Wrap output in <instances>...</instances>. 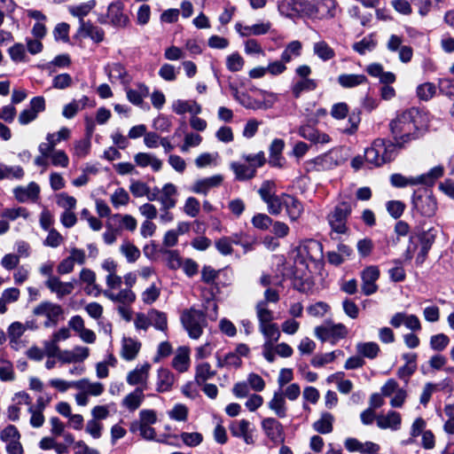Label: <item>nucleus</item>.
Here are the masks:
<instances>
[{
    "label": "nucleus",
    "instance_id": "obj_8",
    "mask_svg": "<svg viewBox=\"0 0 454 454\" xmlns=\"http://www.w3.org/2000/svg\"><path fill=\"white\" fill-rule=\"evenodd\" d=\"M296 253L295 262L308 266L309 262H316L322 259L323 246L317 240L308 239L297 247Z\"/></svg>",
    "mask_w": 454,
    "mask_h": 454
},
{
    "label": "nucleus",
    "instance_id": "obj_6",
    "mask_svg": "<svg viewBox=\"0 0 454 454\" xmlns=\"http://www.w3.org/2000/svg\"><path fill=\"white\" fill-rule=\"evenodd\" d=\"M32 313L35 317H44L46 318L43 323L45 327H53L59 324L63 317L64 309L59 304L43 301L33 309Z\"/></svg>",
    "mask_w": 454,
    "mask_h": 454
},
{
    "label": "nucleus",
    "instance_id": "obj_14",
    "mask_svg": "<svg viewBox=\"0 0 454 454\" xmlns=\"http://www.w3.org/2000/svg\"><path fill=\"white\" fill-rule=\"evenodd\" d=\"M150 369L151 365L148 363L137 366L127 374L126 380L128 384L130 386H138L137 387H144V390H146Z\"/></svg>",
    "mask_w": 454,
    "mask_h": 454
},
{
    "label": "nucleus",
    "instance_id": "obj_22",
    "mask_svg": "<svg viewBox=\"0 0 454 454\" xmlns=\"http://www.w3.org/2000/svg\"><path fill=\"white\" fill-rule=\"evenodd\" d=\"M223 177L221 175H215L209 177L197 180L192 191L195 193L207 194L211 188L217 187L223 183Z\"/></svg>",
    "mask_w": 454,
    "mask_h": 454
},
{
    "label": "nucleus",
    "instance_id": "obj_58",
    "mask_svg": "<svg viewBox=\"0 0 454 454\" xmlns=\"http://www.w3.org/2000/svg\"><path fill=\"white\" fill-rule=\"evenodd\" d=\"M242 364L241 358L237 353L229 352L224 356L223 358L217 356V366L218 367H234L239 368Z\"/></svg>",
    "mask_w": 454,
    "mask_h": 454
},
{
    "label": "nucleus",
    "instance_id": "obj_26",
    "mask_svg": "<svg viewBox=\"0 0 454 454\" xmlns=\"http://www.w3.org/2000/svg\"><path fill=\"white\" fill-rule=\"evenodd\" d=\"M144 387H136L122 400L121 405L129 411L137 410L145 400Z\"/></svg>",
    "mask_w": 454,
    "mask_h": 454
},
{
    "label": "nucleus",
    "instance_id": "obj_25",
    "mask_svg": "<svg viewBox=\"0 0 454 454\" xmlns=\"http://www.w3.org/2000/svg\"><path fill=\"white\" fill-rule=\"evenodd\" d=\"M74 385L76 389L83 391L89 396H99L105 390V387L101 382H91L87 378L76 380Z\"/></svg>",
    "mask_w": 454,
    "mask_h": 454
},
{
    "label": "nucleus",
    "instance_id": "obj_18",
    "mask_svg": "<svg viewBox=\"0 0 454 454\" xmlns=\"http://www.w3.org/2000/svg\"><path fill=\"white\" fill-rule=\"evenodd\" d=\"M345 448L350 452H359L362 454H376L380 447L372 442H360L356 438H348L344 442Z\"/></svg>",
    "mask_w": 454,
    "mask_h": 454
},
{
    "label": "nucleus",
    "instance_id": "obj_60",
    "mask_svg": "<svg viewBox=\"0 0 454 454\" xmlns=\"http://www.w3.org/2000/svg\"><path fill=\"white\" fill-rule=\"evenodd\" d=\"M436 233L437 231L434 228H430L420 235L419 239L421 242V252L424 254H427L431 248L433 243L434 242Z\"/></svg>",
    "mask_w": 454,
    "mask_h": 454
},
{
    "label": "nucleus",
    "instance_id": "obj_20",
    "mask_svg": "<svg viewBox=\"0 0 454 454\" xmlns=\"http://www.w3.org/2000/svg\"><path fill=\"white\" fill-rule=\"evenodd\" d=\"M70 137V129L63 127L58 132L48 133L46 136V142H43L38 145V151L43 153L50 152L51 149L56 148L57 145L63 140H67Z\"/></svg>",
    "mask_w": 454,
    "mask_h": 454
},
{
    "label": "nucleus",
    "instance_id": "obj_1",
    "mask_svg": "<svg viewBox=\"0 0 454 454\" xmlns=\"http://www.w3.org/2000/svg\"><path fill=\"white\" fill-rule=\"evenodd\" d=\"M423 114L415 107L405 110L396 115L389 122V129L396 147H403L406 144L419 139L422 135Z\"/></svg>",
    "mask_w": 454,
    "mask_h": 454
},
{
    "label": "nucleus",
    "instance_id": "obj_24",
    "mask_svg": "<svg viewBox=\"0 0 454 454\" xmlns=\"http://www.w3.org/2000/svg\"><path fill=\"white\" fill-rule=\"evenodd\" d=\"M103 294L110 301L121 305H130L136 300L135 293L129 288L121 289L118 293L111 290L103 291Z\"/></svg>",
    "mask_w": 454,
    "mask_h": 454
},
{
    "label": "nucleus",
    "instance_id": "obj_36",
    "mask_svg": "<svg viewBox=\"0 0 454 454\" xmlns=\"http://www.w3.org/2000/svg\"><path fill=\"white\" fill-rule=\"evenodd\" d=\"M231 168L233 170L236 178L239 181L252 179L256 174V169L254 166L245 165L236 161L231 163Z\"/></svg>",
    "mask_w": 454,
    "mask_h": 454
},
{
    "label": "nucleus",
    "instance_id": "obj_57",
    "mask_svg": "<svg viewBox=\"0 0 454 454\" xmlns=\"http://www.w3.org/2000/svg\"><path fill=\"white\" fill-rule=\"evenodd\" d=\"M1 170L4 179H16L20 180L24 177L25 172L20 166H8L1 164Z\"/></svg>",
    "mask_w": 454,
    "mask_h": 454
},
{
    "label": "nucleus",
    "instance_id": "obj_31",
    "mask_svg": "<svg viewBox=\"0 0 454 454\" xmlns=\"http://www.w3.org/2000/svg\"><path fill=\"white\" fill-rule=\"evenodd\" d=\"M134 161L141 168L150 166L153 171L160 170L162 167V161L157 157L147 153H138L134 156Z\"/></svg>",
    "mask_w": 454,
    "mask_h": 454
},
{
    "label": "nucleus",
    "instance_id": "obj_21",
    "mask_svg": "<svg viewBox=\"0 0 454 454\" xmlns=\"http://www.w3.org/2000/svg\"><path fill=\"white\" fill-rule=\"evenodd\" d=\"M376 423L380 429H391L396 431L401 427V414L395 411H389L385 415H379L376 418Z\"/></svg>",
    "mask_w": 454,
    "mask_h": 454
},
{
    "label": "nucleus",
    "instance_id": "obj_38",
    "mask_svg": "<svg viewBox=\"0 0 454 454\" xmlns=\"http://www.w3.org/2000/svg\"><path fill=\"white\" fill-rule=\"evenodd\" d=\"M129 191L136 198L146 196L150 201H154V199L156 198L153 194V189L151 190L145 183L141 181H131Z\"/></svg>",
    "mask_w": 454,
    "mask_h": 454
},
{
    "label": "nucleus",
    "instance_id": "obj_49",
    "mask_svg": "<svg viewBox=\"0 0 454 454\" xmlns=\"http://www.w3.org/2000/svg\"><path fill=\"white\" fill-rule=\"evenodd\" d=\"M255 312L259 321V326L272 323L274 314L273 311L268 309L266 301H258L255 306Z\"/></svg>",
    "mask_w": 454,
    "mask_h": 454
},
{
    "label": "nucleus",
    "instance_id": "obj_55",
    "mask_svg": "<svg viewBox=\"0 0 454 454\" xmlns=\"http://www.w3.org/2000/svg\"><path fill=\"white\" fill-rule=\"evenodd\" d=\"M377 42L372 35L364 37L361 41L353 44V50L361 55L372 51L376 47Z\"/></svg>",
    "mask_w": 454,
    "mask_h": 454
},
{
    "label": "nucleus",
    "instance_id": "obj_13",
    "mask_svg": "<svg viewBox=\"0 0 454 454\" xmlns=\"http://www.w3.org/2000/svg\"><path fill=\"white\" fill-rule=\"evenodd\" d=\"M74 283L75 280L63 282L59 277L56 276L51 278H47L44 282V285L51 291V293L55 294L57 298L61 300L65 296L73 293L74 289Z\"/></svg>",
    "mask_w": 454,
    "mask_h": 454
},
{
    "label": "nucleus",
    "instance_id": "obj_17",
    "mask_svg": "<svg viewBox=\"0 0 454 454\" xmlns=\"http://www.w3.org/2000/svg\"><path fill=\"white\" fill-rule=\"evenodd\" d=\"M124 5L121 1H115L109 4L107 8V19L114 27H125L129 22V18L123 12Z\"/></svg>",
    "mask_w": 454,
    "mask_h": 454
},
{
    "label": "nucleus",
    "instance_id": "obj_15",
    "mask_svg": "<svg viewBox=\"0 0 454 454\" xmlns=\"http://www.w3.org/2000/svg\"><path fill=\"white\" fill-rule=\"evenodd\" d=\"M390 325L395 328H399L402 325L412 332L421 330V323L419 318L413 314H407L405 312H397L391 317Z\"/></svg>",
    "mask_w": 454,
    "mask_h": 454
},
{
    "label": "nucleus",
    "instance_id": "obj_43",
    "mask_svg": "<svg viewBox=\"0 0 454 454\" xmlns=\"http://www.w3.org/2000/svg\"><path fill=\"white\" fill-rule=\"evenodd\" d=\"M150 326L156 330L166 332L168 330V318L166 313L152 309L148 311Z\"/></svg>",
    "mask_w": 454,
    "mask_h": 454
},
{
    "label": "nucleus",
    "instance_id": "obj_9",
    "mask_svg": "<svg viewBox=\"0 0 454 454\" xmlns=\"http://www.w3.org/2000/svg\"><path fill=\"white\" fill-rule=\"evenodd\" d=\"M380 275V269L376 265L367 266L360 272L361 291L364 295L370 296L378 291L377 281Z\"/></svg>",
    "mask_w": 454,
    "mask_h": 454
},
{
    "label": "nucleus",
    "instance_id": "obj_33",
    "mask_svg": "<svg viewBox=\"0 0 454 454\" xmlns=\"http://www.w3.org/2000/svg\"><path fill=\"white\" fill-rule=\"evenodd\" d=\"M141 348V342L132 338H123L121 347V356L131 361L136 358Z\"/></svg>",
    "mask_w": 454,
    "mask_h": 454
},
{
    "label": "nucleus",
    "instance_id": "obj_2",
    "mask_svg": "<svg viewBox=\"0 0 454 454\" xmlns=\"http://www.w3.org/2000/svg\"><path fill=\"white\" fill-rule=\"evenodd\" d=\"M395 145L392 142L377 138L372 146L365 150L364 159L373 166L379 167L391 161L395 157Z\"/></svg>",
    "mask_w": 454,
    "mask_h": 454
},
{
    "label": "nucleus",
    "instance_id": "obj_62",
    "mask_svg": "<svg viewBox=\"0 0 454 454\" xmlns=\"http://www.w3.org/2000/svg\"><path fill=\"white\" fill-rule=\"evenodd\" d=\"M244 65L245 60L239 52H233L226 58V67L231 72L240 71Z\"/></svg>",
    "mask_w": 454,
    "mask_h": 454
},
{
    "label": "nucleus",
    "instance_id": "obj_5",
    "mask_svg": "<svg viewBox=\"0 0 454 454\" xmlns=\"http://www.w3.org/2000/svg\"><path fill=\"white\" fill-rule=\"evenodd\" d=\"M351 211L352 205L348 201H341L334 207L327 216L328 223L333 231L339 234H345L348 231L347 221Z\"/></svg>",
    "mask_w": 454,
    "mask_h": 454
},
{
    "label": "nucleus",
    "instance_id": "obj_39",
    "mask_svg": "<svg viewBox=\"0 0 454 454\" xmlns=\"http://www.w3.org/2000/svg\"><path fill=\"white\" fill-rule=\"evenodd\" d=\"M174 384V375L168 370L161 368L158 371L157 391L163 393L169 391Z\"/></svg>",
    "mask_w": 454,
    "mask_h": 454
},
{
    "label": "nucleus",
    "instance_id": "obj_42",
    "mask_svg": "<svg viewBox=\"0 0 454 454\" xmlns=\"http://www.w3.org/2000/svg\"><path fill=\"white\" fill-rule=\"evenodd\" d=\"M356 350L358 355L362 356V357L374 359L378 356L380 348V346L373 341L368 342H358L356 345Z\"/></svg>",
    "mask_w": 454,
    "mask_h": 454
},
{
    "label": "nucleus",
    "instance_id": "obj_61",
    "mask_svg": "<svg viewBox=\"0 0 454 454\" xmlns=\"http://www.w3.org/2000/svg\"><path fill=\"white\" fill-rule=\"evenodd\" d=\"M188 412L189 410L184 404L176 403L168 411V416L173 420L184 422L188 419Z\"/></svg>",
    "mask_w": 454,
    "mask_h": 454
},
{
    "label": "nucleus",
    "instance_id": "obj_35",
    "mask_svg": "<svg viewBox=\"0 0 454 454\" xmlns=\"http://www.w3.org/2000/svg\"><path fill=\"white\" fill-rule=\"evenodd\" d=\"M189 364V349L184 347L179 348L172 360V366L179 372H184L188 370Z\"/></svg>",
    "mask_w": 454,
    "mask_h": 454
},
{
    "label": "nucleus",
    "instance_id": "obj_16",
    "mask_svg": "<svg viewBox=\"0 0 454 454\" xmlns=\"http://www.w3.org/2000/svg\"><path fill=\"white\" fill-rule=\"evenodd\" d=\"M15 199L20 202H35L40 195V187L35 182H30L27 186H17L13 189Z\"/></svg>",
    "mask_w": 454,
    "mask_h": 454
},
{
    "label": "nucleus",
    "instance_id": "obj_47",
    "mask_svg": "<svg viewBox=\"0 0 454 454\" xmlns=\"http://www.w3.org/2000/svg\"><path fill=\"white\" fill-rule=\"evenodd\" d=\"M215 375V372L212 370L208 363H201L196 367L195 381L198 385L201 386Z\"/></svg>",
    "mask_w": 454,
    "mask_h": 454
},
{
    "label": "nucleus",
    "instance_id": "obj_10",
    "mask_svg": "<svg viewBox=\"0 0 454 454\" xmlns=\"http://www.w3.org/2000/svg\"><path fill=\"white\" fill-rule=\"evenodd\" d=\"M153 194L156 197L154 200L160 203L164 208H174L177 202V187L172 184H165L162 188L154 187Z\"/></svg>",
    "mask_w": 454,
    "mask_h": 454
},
{
    "label": "nucleus",
    "instance_id": "obj_51",
    "mask_svg": "<svg viewBox=\"0 0 454 454\" xmlns=\"http://www.w3.org/2000/svg\"><path fill=\"white\" fill-rule=\"evenodd\" d=\"M301 43L300 41H292L287 44L281 54V59L284 63H289L293 59L297 58L301 53Z\"/></svg>",
    "mask_w": 454,
    "mask_h": 454
},
{
    "label": "nucleus",
    "instance_id": "obj_37",
    "mask_svg": "<svg viewBox=\"0 0 454 454\" xmlns=\"http://www.w3.org/2000/svg\"><path fill=\"white\" fill-rule=\"evenodd\" d=\"M285 143L282 139L276 138L271 142L270 146V160L269 163L273 167L282 166V151L284 149Z\"/></svg>",
    "mask_w": 454,
    "mask_h": 454
},
{
    "label": "nucleus",
    "instance_id": "obj_23",
    "mask_svg": "<svg viewBox=\"0 0 454 454\" xmlns=\"http://www.w3.org/2000/svg\"><path fill=\"white\" fill-rule=\"evenodd\" d=\"M284 198L286 199L283 201L284 207L289 219L293 222L298 220L303 212L302 203L297 198L287 193L284 194Z\"/></svg>",
    "mask_w": 454,
    "mask_h": 454
},
{
    "label": "nucleus",
    "instance_id": "obj_27",
    "mask_svg": "<svg viewBox=\"0 0 454 454\" xmlns=\"http://www.w3.org/2000/svg\"><path fill=\"white\" fill-rule=\"evenodd\" d=\"M78 33L83 36L90 37L96 43H100L104 40V30L97 26H94L90 21L82 20L78 28Z\"/></svg>",
    "mask_w": 454,
    "mask_h": 454
},
{
    "label": "nucleus",
    "instance_id": "obj_12",
    "mask_svg": "<svg viewBox=\"0 0 454 454\" xmlns=\"http://www.w3.org/2000/svg\"><path fill=\"white\" fill-rule=\"evenodd\" d=\"M344 161L345 159L342 156L341 151L340 149H333L327 153L317 157L314 160V164L317 171H324L332 169L342 164Z\"/></svg>",
    "mask_w": 454,
    "mask_h": 454
},
{
    "label": "nucleus",
    "instance_id": "obj_50",
    "mask_svg": "<svg viewBox=\"0 0 454 454\" xmlns=\"http://www.w3.org/2000/svg\"><path fill=\"white\" fill-rule=\"evenodd\" d=\"M259 330L266 339L265 342H270L271 344H274L280 338L279 328L275 323L260 325Z\"/></svg>",
    "mask_w": 454,
    "mask_h": 454
},
{
    "label": "nucleus",
    "instance_id": "obj_45",
    "mask_svg": "<svg viewBox=\"0 0 454 454\" xmlns=\"http://www.w3.org/2000/svg\"><path fill=\"white\" fill-rule=\"evenodd\" d=\"M27 330V325H23L20 322H13L10 325V326L7 329V335L10 339V342L12 344V347L14 348H18L19 341L20 337L23 335V333Z\"/></svg>",
    "mask_w": 454,
    "mask_h": 454
},
{
    "label": "nucleus",
    "instance_id": "obj_30",
    "mask_svg": "<svg viewBox=\"0 0 454 454\" xmlns=\"http://www.w3.org/2000/svg\"><path fill=\"white\" fill-rule=\"evenodd\" d=\"M268 407L280 419L286 418L287 414V407L286 398L279 391L273 394L272 398L268 403Z\"/></svg>",
    "mask_w": 454,
    "mask_h": 454
},
{
    "label": "nucleus",
    "instance_id": "obj_46",
    "mask_svg": "<svg viewBox=\"0 0 454 454\" xmlns=\"http://www.w3.org/2000/svg\"><path fill=\"white\" fill-rule=\"evenodd\" d=\"M313 52L323 61H328L335 57L334 50L325 41L315 43Z\"/></svg>",
    "mask_w": 454,
    "mask_h": 454
},
{
    "label": "nucleus",
    "instance_id": "obj_7",
    "mask_svg": "<svg viewBox=\"0 0 454 454\" xmlns=\"http://www.w3.org/2000/svg\"><path fill=\"white\" fill-rule=\"evenodd\" d=\"M411 203L412 208L424 217H433L438 208L436 199L427 190L422 192H415Z\"/></svg>",
    "mask_w": 454,
    "mask_h": 454
},
{
    "label": "nucleus",
    "instance_id": "obj_40",
    "mask_svg": "<svg viewBox=\"0 0 454 454\" xmlns=\"http://www.w3.org/2000/svg\"><path fill=\"white\" fill-rule=\"evenodd\" d=\"M367 82V78L364 74H342L338 76V82L343 88H354Z\"/></svg>",
    "mask_w": 454,
    "mask_h": 454
},
{
    "label": "nucleus",
    "instance_id": "obj_59",
    "mask_svg": "<svg viewBox=\"0 0 454 454\" xmlns=\"http://www.w3.org/2000/svg\"><path fill=\"white\" fill-rule=\"evenodd\" d=\"M285 193H281L280 195H276L269 199V200L264 201L267 205L268 212L273 215H278L282 212L284 207V198Z\"/></svg>",
    "mask_w": 454,
    "mask_h": 454
},
{
    "label": "nucleus",
    "instance_id": "obj_52",
    "mask_svg": "<svg viewBox=\"0 0 454 454\" xmlns=\"http://www.w3.org/2000/svg\"><path fill=\"white\" fill-rule=\"evenodd\" d=\"M149 94V90L145 84H138L137 90L129 89L127 98L129 101L136 106L142 104L145 98Z\"/></svg>",
    "mask_w": 454,
    "mask_h": 454
},
{
    "label": "nucleus",
    "instance_id": "obj_19",
    "mask_svg": "<svg viewBox=\"0 0 454 454\" xmlns=\"http://www.w3.org/2000/svg\"><path fill=\"white\" fill-rule=\"evenodd\" d=\"M262 428L272 442L284 440V429L281 423L274 418H266L262 420Z\"/></svg>",
    "mask_w": 454,
    "mask_h": 454
},
{
    "label": "nucleus",
    "instance_id": "obj_63",
    "mask_svg": "<svg viewBox=\"0 0 454 454\" xmlns=\"http://www.w3.org/2000/svg\"><path fill=\"white\" fill-rule=\"evenodd\" d=\"M437 89L443 96L454 100V80L450 78H442L438 80Z\"/></svg>",
    "mask_w": 454,
    "mask_h": 454
},
{
    "label": "nucleus",
    "instance_id": "obj_28",
    "mask_svg": "<svg viewBox=\"0 0 454 454\" xmlns=\"http://www.w3.org/2000/svg\"><path fill=\"white\" fill-rule=\"evenodd\" d=\"M338 4L335 0H317V17L320 20L333 19L336 15Z\"/></svg>",
    "mask_w": 454,
    "mask_h": 454
},
{
    "label": "nucleus",
    "instance_id": "obj_3",
    "mask_svg": "<svg viewBox=\"0 0 454 454\" xmlns=\"http://www.w3.org/2000/svg\"><path fill=\"white\" fill-rule=\"evenodd\" d=\"M443 175V168L441 166L431 168L428 172L418 176H405L402 174H393L390 176V184L396 188L406 186H414L419 184L433 185L435 180Z\"/></svg>",
    "mask_w": 454,
    "mask_h": 454
},
{
    "label": "nucleus",
    "instance_id": "obj_4",
    "mask_svg": "<svg viewBox=\"0 0 454 454\" xmlns=\"http://www.w3.org/2000/svg\"><path fill=\"white\" fill-rule=\"evenodd\" d=\"M181 323L192 339H199L207 326V319L203 311L195 308L186 309L180 316Z\"/></svg>",
    "mask_w": 454,
    "mask_h": 454
},
{
    "label": "nucleus",
    "instance_id": "obj_54",
    "mask_svg": "<svg viewBox=\"0 0 454 454\" xmlns=\"http://www.w3.org/2000/svg\"><path fill=\"white\" fill-rule=\"evenodd\" d=\"M96 6V1L90 0L87 3L81 4L79 5L71 6L69 8V12L74 16L79 18V24L81 25V21L84 20L83 18L88 15V13Z\"/></svg>",
    "mask_w": 454,
    "mask_h": 454
},
{
    "label": "nucleus",
    "instance_id": "obj_56",
    "mask_svg": "<svg viewBox=\"0 0 454 454\" xmlns=\"http://www.w3.org/2000/svg\"><path fill=\"white\" fill-rule=\"evenodd\" d=\"M120 251L131 263L140 257V250L129 241H124L120 247Z\"/></svg>",
    "mask_w": 454,
    "mask_h": 454
},
{
    "label": "nucleus",
    "instance_id": "obj_29",
    "mask_svg": "<svg viewBox=\"0 0 454 454\" xmlns=\"http://www.w3.org/2000/svg\"><path fill=\"white\" fill-rule=\"evenodd\" d=\"M299 135L314 144H327L330 142V137L327 134L320 132L310 126L301 127Z\"/></svg>",
    "mask_w": 454,
    "mask_h": 454
},
{
    "label": "nucleus",
    "instance_id": "obj_53",
    "mask_svg": "<svg viewBox=\"0 0 454 454\" xmlns=\"http://www.w3.org/2000/svg\"><path fill=\"white\" fill-rule=\"evenodd\" d=\"M437 91V86L433 82H424L417 87L416 93L418 98L423 101L432 99Z\"/></svg>",
    "mask_w": 454,
    "mask_h": 454
},
{
    "label": "nucleus",
    "instance_id": "obj_34",
    "mask_svg": "<svg viewBox=\"0 0 454 454\" xmlns=\"http://www.w3.org/2000/svg\"><path fill=\"white\" fill-rule=\"evenodd\" d=\"M270 25L269 23L255 24L253 26H242L240 23H237L235 25L236 31L241 36L264 35L270 30Z\"/></svg>",
    "mask_w": 454,
    "mask_h": 454
},
{
    "label": "nucleus",
    "instance_id": "obj_48",
    "mask_svg": "<svg viewBox=\"0 0 454 454\" xmlns=\"http://www.w3.org/2000/svg\"><path fill=\"white\" fill-rule=\"evenodd\" d=\"M334 418L329 412H325L320 419L313 424L314 429L320 434H329L333 431V423Z\"/></svg>",
    "mask_w": 454,
    "mask_h": 454
},
{
    "label": "nucleus",
    "instance_id": "obj_32",
    "mask_svg": "<svg viewBox=\"0 0 454 454\" xmlns=\"http://www.w3.org/2000/svg\"><path fill=\"white\" fill-rule=\"evenodd\" d=\"M317 88V82L314 79H298L294 81L291 92L294 98H299L303 92L313 91Z\"/></svg>",
    "mask_w": 454,
    "mask_h": 454
},
{
    "label": "nucleus",
    "instance_id": "obj_11",
    "mask_svg": "<svg viewBox=\"0 0 454 454\" xmlns=\"http://www.w3.org/2000/svg\"><path fill=\"white\" fill-rule=\"evenodd\" d=\"M348 330L342 324L317 326L315 328L316 336L322 341H331L335 344L340 339L346 337Z\"/></svg>",
    "mask_w": 454,
    "mask_h": 454
},
{
    "label": "nucleus",
    "instance_id": "obj_41",
    "mask_svg": "<svg viewBox=\"0 0 454 454\" xmlns=\"http://www.w3.org/2000/svg\"><path fill=\"white\" fill-rule=\"evenodd\" d=\"M39 153L49 156V160L54 167L67 168L69 165V158L63 150L52 148L50 152L43 153V151H39Z\"/></svg>",
    "mask_w": 454,
    "mask_h": 454
},
{
    "label": "nucleus",
    "instance_id": "obj_44",
    "mask_svg": "<svg viewBox=\"0 0 454 454\" xmlns=\"http://www.w3.org/2000/svg\"><path fill=\"white\" fill-rule=\"evenodd\" d=\"M299 0H281L278 4V12L287 18L299 17Z\"/></svg>",
    "mask_w": 454,
    "mask_h": 454
},
{
    "label": "nucleus",
    "instance_id": "obj_64",
    "mask_svg": "<svg viewBox=\"0 0 454 454\" xmlns=\"http://www.w3.org/2000/svg\"><path fill=\"white\" fill-rule=\"evenodd\" d=\"M443 411L447 417L443 429L447 434H454V404H446Z\"/></svg>",
    "mask_w": 454,
    "mask_h": 454
}]
</instances>
